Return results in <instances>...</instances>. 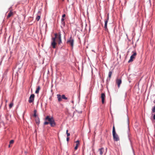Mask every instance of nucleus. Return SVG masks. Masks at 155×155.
I'll use <instances>...</instances> for the list:
<instances>
[{
  "instance_id": "1",
  "label": "nucleus",
  "mask_w": 155,
  "mask_h": 155,
  "mask_svg": "<svg viewBox=\"0 0 155 155\" xmlns=\"http://www.w3.org/2000/svg\"><path fill=\"white\" fill-rule=\"evenodd\" d=\"M45 120H48V122H45L44 124V125H47L49 124L51 127H54L56 126V123L52 117H50L49 116H47L46 117Z\"/></svg>"
},
{
  "instance_id": "2",
  "label": "nucleus",
  "mask_w": 155,
  "mask_h": 155,
  "mask_svg": "<svg viewBox=\"0 0 155 155\" xmlns=\"http://www.w3.org/2000/svg\"><path fill=\"white\" fill-rule=\"evenodd\" d=\"M112 134L114 140L117 141L119 140V137L117 134L116 133L114 126L113 128Z\"/></svg>"
},
{
  "instance_id": "3",
  "label": "nucleus",
  "mask_w": 155,
  "mask_h": 155,
  "mask_svg": "<svg viewBox=\"0 0 155 155\" xmlns=\"http://www.w3.org/2000/svg\"><path fill=\"white\" fill-rule=\"evenodd\" d=\"M55 37H52L51 38L52 42H51V46L53 48H56V39L57 38V33L54 34Z\"/></svg>"
},
{
  "instance_id": "4",
  "label": "nucleus",
  "mask_w": 155,
  "mask_h": 155,
  "mask_svg": "<svg viewBox=\"0 0 155 155\" xmlns=\"http://www.w3.org/2000/svg\"><path fill=\"white\" fill-rule=\"evenodd\" d=\"M66 43L67 44L71 45L72 49L73 48L74 46V39L71 36V37L68 39Z\"/></svg>"
},
{
  "instance_id": "5",
  "label": "nucleus",
  "mask_w": 155,
  "mask_h": 155,
  "mask_svg": "<svg viewBox=\"0 0 155 155\" xmlns=\"http://www.w3.org/2000/svg\"><path fill=\"white\" fill-rule=\"evenodd\" d=\"M132 53L133 54L130 56V59L128 61V63L132 61H133V59L135 58V57L137 55V53L135 51H133Z\"/></svg>"
},
{
  "instance_id": "6",
  "label": "nucleus",
  "mask_w": 155,
  "mask_h": 155,
  "mask_svg": "<svg viewBox=\"0 0 155 155\" xmlns=\"http://www.w3.org/2000/svg\"><path fill=\"white\" fill-rule=\"evenodd\" d=\"M35 95L34 94H32L29 97L28 100V102L30 103H31L34 102V101Z\"/></svg>"
},
{
  "instance_id": "7",
  "label": "nucleus",
  "mask_w": 155,
  "mask_h": 155,
  "mask_svg": "<svg viewBox=\"0 0 155 155\" xmlns=\"http://www.w3.org/2000/svg\"><path fill=\"white\" fill-rule=\"evenodd\" d=\"M122 83V80L121 78H117L116 80V83L118 85V88L120 87V84Z\"/></svg>"
},
{
  "instance_id": "8",
  "label": "nucleus",
  "mask_w": 155,
  "mask_h": 155,
  "mask_svg": "<svg viewBox=\"0 0 155 155\" xmlns=\"http://www.w3.org/2000/svg\"><path fill=\"white\" fill-rule=\"evenodd\" d=\"M127 124H128V130L127 131V134H128V137L129 138V139H130V138H129V136H130V129H129V118H128V116H127Z\"/></svg>"
},
{
  "instance_id": "9",
  "label": "nucleus",
  "mask_w": 155,
  "mask_h": 155,
  "mask_svg": "<svg viewBox=\"0 0 155 155\" xmlns=\"http://www.w3.org/2000/svg\"><path fill=\"white\" fill-rule=\"evenodd\" d=\"M112 73V72L111 71H110L109 72V73H108V76L107 77V83L109 81H110Z\"/></svg>"
},
{
  "instance_id": "10",
  "label": "nucleus",
  "mask_w": 155,
  "mask_h": 155,
  "mask_svg": "<svg viewBox=\"0 0 155 155\" xmlns=\"http://www.w3.org/2000/svg\"><path fill=\"white\" fill-rule=\"evenodd\" d=\"M61 33H58V43L59 45L62 43V40L61 39Z\"/></svg>"
},
{
  "instance_id": "11",
  "label": "nucleus",
  "mask_w": 155,
  "mask_h": 155,
  "mask_svg": "<svg viewBox=\"0 0 155 155\" xmlns=\"http://www.w3.org/2000/svg\"><path fill=\"white\" fill-rule=\"evenodd\" d=\"M105 97V94L104 93H102L101 94V101L102 104L104 103Z\"/></svg>"
},
{
  "instance_id": "12",
  "label": "nucleus",
  "mask_w": 155,
  "mask_h": 155,
  "mask_svg": "<svg viewBox=\"0 0 155 155\" xmlns=\"http://www.w3.org/2000/svg\"><path fill=\"white\" fill-rule=\"evenodd\" d=\"M104 28L105 29V31H107L108 30V29L107 28V20H105L104 21Z\"/></svg>"
},
{
  "instance_id": "13",
  "label": "nucleus",
  "mask_w": 155,
  "mask_h": 155,
  "mask_svg": "<svg viewBox=\"0 0 155 155\" xmlns=\"http://www.w3.org/2000/svg\"><path fill=\"white\" fill-rule=\"evenodd\" d=\"M57 98L58 101L60 102L61 101V96L60 94H58L57 95Z\"/></svg>"
},
{
  "instance_id": "14",
  "label": "nucleus",
  "mask_w": 155,
  "mask_h": 155,
  "mask_svg": "<svg viewBox=\"0 0 155 155\" xmlns=\"http://www.w3.org/2000/svg\"><path fill=\"white\" fill-rule=\"evenodd\" d=\"M35 117L36 118V119H35L36 123L37 124H39L40 121L39 119V117H38V116H37L36 117Z\"/></svg>"
},
{
  "instance_id": "15",
  "label": "nucleus",
  "mask_w": 155,
  "mask_h": 155,
  "mask_svg": "<svg viewBox=\"0 0 155 155\" xmlns=\"http://www.w3.org/2000/svg\"><path fill=\"white\" fill-rule=\"evenodd\" d=\"M13 12L12 11H10L7 16V18H8L13 15Z\"/></svg>"
},
{
  "instance_id": "16",
  "label": "nucleus",
  "mask_w": 155,
  "mask_h": 155,
  "mask_svg": "<svg viewBox=\"0 0 155 155\" xmlns=\"http://www.w3.org/2000/svg\"><path fill=\"white\" fill-rule=\"evenodd\" d=\"M104 148H101L99 149V150L100 152V154L101 155H102L103 154V151L104 150Z\"/></svg>"
},
{
  "instance_id": "17",
  "label": "nucleus",
  "mask_w": 155,
  "mask_h": 155,
  "mask_svg": "<svg viewBox=\"0 0 155 155\" xmlns=\"http://www.w3.org/2000/svg\"><path fill=\"white\" fill-rule=\"evenodd\" d=\"M40 89V87L39 86H38L36 90L35 91V93L36 94H38L39 93V91Z\"/></svg>"
},
{
  "instance_id": "18",
  "label": "nucleus",
  "mask_w": 155,
  "mask_h": 155,
  "mask_svg": "<svg viewBox=\"0 0 155 155\" xmlns=\"http://www.w3.org/2000/svg\"><path fill=\"white\" fill-rule=\"evenodd\" d=\"M34 114H33V116L35 117H36L38 116L36 114L37 110H35L34 111Z\"/></svg>"
},
{
  "instance_id": "19",
  "label": "nucleus",
  "mask_w": 155,
  "mask_h": 155,
  "mask_svg": "<svg viewBox=\"0 0 155 155\" xmlns=\"http://www.w3.org/2000/svg\"><path fill=\"white\" fill-rule=\"evenodd\" d=\"M41 18V15H38L37 16V17L36 18V20L37 21H39L40 18Z\"/></svg>"
},
{
  "instance_id": "20",
  "label": "nucleus",
  "mask_w": 155,
  "mask_h": 155,
  "mask_svg": "<svg viewBox=\"0 0 155 155\" xmlns=\"http://www.w3.org/2000/svg\"><path fill=\"white\" fill-rule=\"evenodd\" d=\"M61 98L63 99L66 100L68 99L67 97H66L65 96V95H64V94L62 95V96H61Z\"/></svg>"
},
{
  "instance_id": "21",
  "label": "nucleus",
  "mask_w": 155,
  "mask_h": 155,
  "mask_svg": "<svg viewBox=\"0 0 155 155\" xmlns=\"http://www.w3.org/2000/svg\"><path fill=\"white\" fill-rule=\"evenodd\" d=\"M13 105V103H11L9 104V107L10 108H11Z\"/></svg>"
},
{
  "instance_id": "22",
  "label": "nucleus",
  "mask_w": 155,
  "mask_h": 155,
  "mask_svg": "<svg viewBox=\"0 0 155 155\" xmlns=\"http://www.w3.org/2000/svg\"><path fill=\"white\" fill-rule=\"evenodd\" d=\"M152 111L153 112H155V106H154L152 109Z\"/></svg>"
},
{
  "instance_id": "23",
  "label": "nucleus",
  "mask_w": 155,
  "mask_h": 155,
  "mask_svg": "<svg viewBox=\"0 0 155 155\" xmlns=\"http://www.w3.org/2000/svg\"><path fill=\"white\" fill-rule=\"evenodd\" d=\"M78 144H76V146L74 147V149L75 150H76L78 149Z\"/></svg>"
},
{
  "instance_id": "24",
  "label": "nucleus",
  "mask_w": 155,
  "mask_h": 155,
  "mask_svg": "<svg viewBox=\"0 0 155 155\" xmlns=\"http://www.w3.org/2000/svg\"><path fill=\"white\" fill-rule=\"evenodd\" d=\"M14 141L13 140H11L10 141L9 143L10 144H12L13 143Z\"/></svg>"
},
{
  "instance_id": "25",
  "label": "nucleus",
  "mask_w": 155,
  "mask_h": 155,
  "mask_svg": "<svg viewBox=\"0 0 155 155\" xmlns=\"http://www.w3.org/2000/svg\"><path fill=\"white\" fill-rule=\"evenodd\" d=\"M61 24L64 26H65V23L64 21L61 22Z\"/></svg>"
},
{
  "instance_id": "26",
  "label": "nucleus",
  "mask_w": 155,
  "mask_h": 155,
  "mask_svg": "<svg viewBox=\"0 0 155 155\" xmlns=\"http://www.w3.org/2000/svg\"><path fill=\"white\" fill-rule=\"evenodd\" d=\"M41 12L40 11H38V15H41Z\"/></svg>"
},
{
  "instance_id": "27",
  "label": "nucleus",
  "mask_w": 155,
  "mask_h": 155,
  "mask_svg": "<svg viewBox=\"0 0 155 155\" xmlns=\"http://www.w3.org/2000/svg\"><path fill=\"white\" fill-rule=\"evenodd\" d=\"M75 142L76 143V144H78V145L79 144V141L78 140H77Z\"/></svg>"
},
{
  "instance_id": "28",
  "label": "nucleus",
  "mask_w": 155,
  "mask_h": 155,
  "mask_svg": "<svg viewBox=\"0 0 155 155\" xmlns=\"http://www.w3.org/2000/svg\"><path fill=\"white\" fill-rule=\"evenodd\" d=\"M65 14H64L62 15V18H64L65 17Z\"/></svg>"
},
{
  "instance_id": "29",
  "label": "nucleus",
  "mask_w": 155,
  "mask_h": 155,
  "mask_svg": "<svg viewBox=\"0 0 155 155\" xmlns=\"http://www.w3.org/2000/svg\"><path fill=\"white\" fill-rule=\"evenodd\" d=\"M109 15H108V16H107V19H106L105 20H107V21H108V20H109Z\"/></svg>"
},
{
  "instance_id": "30",
  "label": "nucleus",
  "mask_w": 155,
  "mask_h": 155,
  "mask_svg": "<svg viewBox=\"0 0 155 155\" xmlns=\"http://www.w3.org/2000/svg\"><path fill=\"white\" fill-rule=\"evenodd\" d=\"M69 140V138L68 137H67L66 139V140L67 142H68Z\"/></svg>"
},
{
  "instance_id": "31",
  "label": "nucleus",
  "mask_w": 155,
  "mask_h": 155,
  "mask_svg": "<svg viewBox=\"0 0 155 155\" xmlns=\"http://www.w3.org/2000/svg\"><path fill=\"white\" fill-rule=\"evenodd\" d=\"M64 19L63 18H62L61 19V22H63V21H64Z\"/></svg>"
},
{
  "instance_id": "32",
  "label": "nucleus",
  "mask_w": 155,
  "mask_h": 155,
  "mask_svg": "<svg viewBox=\"0 0 155 155\" xmlns=\"http://www.w3.org/2000/svg\"><path fill=\"white\" fill-rule=\"evenodd\" d=\"M67 134V136L68 137V136H69L70 135V134L69 133H68V134Z\"/></svg>"
},
{
  "instance_id": "33",
  "label": "nucleus",
  "mask_w": 155,
  "mask_h": 155,
  "mask_svg": "<svg viewBox=\"0 0 155 155\" xmlns=\"http://www.w3.org/2000/svg\"><path fill=\"white\" fill-rule=\"evenodd\" d=\"M153 119L155 120V114L153 115Z\"/></svg>"
},
{
  "instance_id": "34",
  "label": "nucleus",
  "mask_w": 155,
  "mask_h": 155,
  "mask_svg": "<svg viewBox=\"0 0 155 155\" xmlns=\"http://www.w3.org/2000/svg\"><path fill=\"white\" fill-rule=\"evenodd\" d=\"M132 150H133V153H134V155H135V154L134 153V150H133V149L132 148Z\"/></svg>"
},
{
  "instance_id": "35",
  "label": "nucleus",
  "mask_w": 155,
  "mask_h": 155,
  "mask_svg": "<svg viewBox=\"0 0 155 155\" xmlns=\"http://www.w3.org/2000/svg\"><path fill=\"white\" fill-rule=\"evenodd\" d=\"M68 130H66V134L68 133Z\"/></svg>"
},
{
  "instance_id": "36",
  "label": "nucleus",
  "mask_w": 155,
  "mask_h": 155,
  "mask_svg": "<svg viewBox=\"0 0 155 155\" xmlns=\"http://www.w3.org/2000/svg\"><path fill=\"white\" fill-rule=\"evenodd\" d=\"M71 103H74V101L73 100H72L71 101Z\"/></svg>"
},
{
  "instance_id": "37",
  "label": "nucleus",
  "mask_w": 155,
  "mask_h": 155,
  "mask_svg": "<svg viewBox=\"0 0 155 155\" xmlns=\"http://www.w3.org/2000/svg\"><path fill=\"white\" fill-rule=\"evenodd\" d=\"M78 113H82V111H81L79 112Z\"/></svg>"
},
{
  "instance_id": "38",
  "label": "nucleus",
  "mask_w": 155,
  "mask_h": 155,
  "mask_svg": "<svg viewBox=\"0 0 155 155\" xmlns=\"http://www.w3.org/2000/svg\"><path fill=\"white\" fill-rule=\"evenodd\" d=\"M8 147H10V144H9V145H8Z\"/></svg>"
},
{
  "instance_id": "39",
  "label": "nucleus",
  "mask_w": 155,
  "mask_h": 155,
  "mask_svg": "<svg viewBox=\"0 0 155 155\" xmlns=\"http://www.w3.org/2000/svg\"><path fill=\"white\" fill-rule=\"evenodd\" d=\"M64 0H62V1H64Z\"/></svg>"
}]
</instances>
